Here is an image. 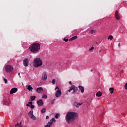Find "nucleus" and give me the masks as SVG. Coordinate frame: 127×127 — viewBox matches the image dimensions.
Masks as SVG:
<instances>
[{
	"label": "nucleus",
	"instance_id": "e433bc0d",
	"mask_svg": "<svg viewBox=\"0 0 127 127\" xmlns=\"http://www.w3.org/2000/svg\"><path fill=\"white\" fill-rule=\"evenodd\" d=\"M28 104L31 105H31H32L33 103L32 101H30V102H28Z\"/></svg>",
	"mask_w": 127,
	"mask_h": 127
},
{
	"label": "nucleus",
	"instance_id": "0eeeda50",
	"mask_svg": "<svg viewBox=\"0 0 127 127\" xmlns=\"http://www.w3.org/2000/svg\"><path fill=\"white\" fill-rule=\"evenodd\" d=\"M62 95V93L61 92V90L59 89L58 90L55 94V96L56 97V98H59V97H60V96Z\"/></svg>",
	"mask_w": 127,
	"mask_h": 127
},
{
	"label": "nucleus",
	"instance_id": "f03ea898",
	"mask_svg": "<svg viewBox=\"0 0 127 127\" xmlns=\"http://www.w3.org/2000/svg\"><path fill=\"white\" fill-rule=\"evenodd\" d=\"M29 49L32 53H38L40 51V44L37 43H34L29 47Z\"/></svg>",
	"mask_w": 127,
	"mask_h": 127
},
{
	"label": "nucleus",
	"instance_id": "c756f323",
	"mask_svg": "<svg viewBox=\"0 0 127 127\" xmlns=\"http://www.w3.org/2000/svg\"><path fill=\"white\" fill-rule=\"evenodd\" d=\"M93 49H95L94 46H93L91 48L89 49V51H92V50H93Z\"/></svg>",
	"mask_w": 127,
	"mask_h": 127
},
{
	"label": "nucleus",
	"instance_id": "b1692460",
	"mask_svg": "<svg viewBox=\"0 0 127 127\" xmlns=\"http://www.w3.org/2000/svg\"><path fill=\"white\" fill-rule=\"evenodd\" d=\"M45 112H46V109H45V108H43L41 110V113L42 114H44V113H45Z\"/></svg>",
	"mask_w": 127,
	"mask_h": 127
},
{
	"label": "nucleus",
	"instance_id": "cd10ccee",
	"mask_svg": "<svg viewBox=\"0 0 127 127\" xmlns=\"http://www.w3.org/2000/svg\"><path fill=\"white\" fill-rule=\"evenodd\" d=\"M42 98H44V99H47V95H46L45 94H44L42 96Z\"/></svg>",
	"mask_w": 127,
	"mask_h": 127
},
{
	"label": "nucleus",
	"instance_id": "c85d7f7f",
	"mask_svg": "<svg viewBox=\"0 0 127 127\" xmlns=\"http://www.w3.org/2000/svg\"><path fill=\"white\" fill-rule=\"evenodd\" d=\"M56 119H58L59 118V114L57 113L55 115Z\"/></svg>",
	"mask_w": 127,
	"mask_h": 127
},
{
	"label": "nucleus",
	"instance_id": "4c0bfd02",
	"mask_svg": "<svg viewBox=\"0 0 127 127\" xmlns=\"http://www.w3.org/2000/svg\"><path fill=\"white\" fill-rule=\"evenodd\" d=\"M18 75L19 76L20 78H21V76H20V73L18 72Z\"/></svg>",
	"mask_w": 127,
	"mask_h": 127
},
{
	"label": "nucleus",
	"instance_id": "58836bf2",
	"mask_svg": "<svg viewBox=\"0 0 127 127\" xmlns=\"http://www.w3.org/2000/svg\"><path fill=\"white\" fill-rule=\"evenodd\" d=\"M27 107H30L31 105H29V104H26Z\"/></svg>",
	"mask_w": 127,
	"mask_h": 127
},
{
	"label": "nucleus",
	"instance_id": "a18cd8bd",
	"mask_svg": "<svg viewBox=\"0 0 127 127\" xmlns=\"http://www.w3.org/2000/svg\"><path fill=\"white\" fill-rule=\"evenodd\" d=\"M22 85H23V83L22 82Z\"/></svg>",
	"mask_w": 127,
	"mask_h": 127
},
{
	"label": "nucleus",
	"instance_id": "2f4dec72",
	"mask_svg": "<svg viewBox=\"0 0 127 127\" xmlns=\"http://www.w3.org/2000/svg\"><path fill=\"white\" fill-rule=\"evenodd\" d=\"M69 39H64V41H65V42H67V41H68Z\"/></svg>",
	"mask_w": 127,
	"mask_h": 127
},
{
	"label": "nucleus",
	"instance_id": "49530a36",
	"mask_svg": "<svg viewBox=\"0 0 127 127\" xmlns=\"http://www.w3.org/2000/svg\"><path fill=\"white\" fill-rule=\"evenodd\" d=\"M99 52H101V50L99 51Z\"/></svg>",
	"mask_w": 127,
	"mask_h": 127
},
{
	"label": "nucleus",
	"instance_id": "7c9ffc66",
	"mask_svg": "<svg viewBox=\"0 0 127 127\" xmlns=\"http://www.w3.org/2000/svg\"><path fill=\"white\" fill-rule=\"evenodd\" d=\"M45 127H51V125L48 124V123L47 125L45 126Z\"/></svg>",
	"mask_w": 127,
	"mask_h": 127
},
{
	"label": "nucleus",
	"instance_id": "aec40b11",
	"mask_svg": "<svg viewBox=\"0 0 127 127\" xmlns=\"http://www.w3.org/2000/svg\"><path fill=\"white\" fill-rule=\"evenodd\" d=\"M35 99H36V96H31L30 97V100L31 101H34V100H35Z\"/></svg>",
	"mask_w": 127,
	"mask_h": 127
},
{
	"label": "nucleus",
	"instance_id": "473e14b6",
	"mask_svg": "<svg viewBox=\"0 0 127 127\" xmlns=\"http://www.w3.org/2000/svg\"><path fill=\"white\" fill-rule=\"evenodd\" d=\"M4 81L5 84H6V83H7V79H6V78H4Z\"/></svg>",
	"mask_w": 127,
	"mask_h": 127
},
{
	"label": "nucleus",
	"instance_id": "9b49d317",
	"mask_svg": "<svg viewBox=\"0 0 127 127\" xmlns=\"http://www.w3.org/2000/svg\"><path fill=\"white\" fill-rule=\"evenodd\" d=\"M23 65L25 67L28 66V59H25L23 61Z\"/></svg>",
	"mask_w": 127,
	"mask_h": 127
},
{
	"label": "nucleus",
	"instance_id": "7ed1b4c3",
	"mask_svg": "<svg viewBox=\"0 0 127 127\" xmlns=\"http://www.w3.org/2000/svg\"><path fill=\"white\" fill-rule=\"evenodd\" d=\"M42 64H43V63L40 58H37L34 60L33 65L35 68L42 66Z\"/></svg>",
	"mask_w": 127,
	"mask_h": 127
},
{
	"label": "nucleus",
	"instance_id": "ea45409f",
	"mask_svg": "<svg viewBox=\"0 0 127 127\" xmlns=\"http://www.w3.org/2000/svg\"><path fill=\"white\" fill-rule=\"evenodd\" d=\"M48 119H49V116H46V120H48Z\"/></svg>",
	"mask_w": 127,
	"mask_h": 127
},
{
	"label": "nucleus",
	"instance_id": "2eb2a0df",
	"mask_svg": "<svg viewBox=\"0 0 127 127\" xmlns=\"http://www.w3.org/2000/svg\"><path fill=\"white\" fill-rule=\"evenodd\" d=\"M54 122H56V120H55V119L52 118L49 122L48 123V125H50V126H51L52 124H53Z\"/></svg>",
	"mask_w": 127,
	"mask_h": 127
},
{
	"label": "nucleus",
	"instance_id": "4be33fe9",
	"mask_svg": "<svg viewBox=\"0 0 127 127\" xmlns=\"http://www.w3.org/2000/svg\"><path fill=\"white\" fill-rule=\"evenodd\" d=\"M109 91H110L111 94H113V93H114V88H110Z\"/></svg>",
	"mask_w": 127,
	"mask_h": 127
},
{
	"label": "nucleus",
	"instance_id": "393cba45",
	"mask_svg": "<svg viewBox=\"0 0 127 127\" xmlns=\"http://www.w3.org/2000/svg\"><path fill=\"white\" fill-rule=\"evenodd\" d=\"M56 82V79L55 78H54L52 81L53 85H54Z\"/></svg>",
	"mask_w": 127,
	"mask_h": 127
},
{
	"label": "nucleus",
	"instance_id": "bb28decb",
	"mask_svg": "<svg viewBox=\"0 0 127 127\" xmlns=\"http://www.w3.org/2000/svg\"><path fill=\"white\" fill-rule=\"evenodd\" d=\"M82 104H83L82 103H78L76 105V108H79V107H80V106H82Z\"/></svg>",
	"mask_w": 127,
	"mask_h": 127
},
{
	"label": "nucleus",
	"instance_id": "ddd939ff",
	"mask_svg": "<svg viewBox=\"0 0 127 127\" xmlns=\"http://www.w3.org/2000/svg\"><path fill=\"white\" fill-rule=\"evenodd\" d=\"M115 17L118 20L120 19V15H119V11L118 10L115 11Z\"/></svg>",
	"mask_w": 127,
	"mask_h": 127
},
{
	"label": "nucleus",
	"instance_id": "a211bd4d",
	"mask_svg": "<svg viewBox=\"0 0 127 127\" xmlns=\"http://www.w3.org/2000/svg\"><path fill=\"white\" fill-rule=\"evenodd\" d=\"M102 95H103V93H102V92L98 91L96 94V96L97 97H102Z\"/></svg>",
	"mask_w": 127,
	"mask_h": 127
},
{
	"label": "nucleus",
	"instance_id": "79ce46f5",
	"mask_svg": "<svg viewBox=\"0 0 127 127\" xmlns=\"http://www.w3.org/2000/svg\"><path fill=\"white\" fill-rule=\"evenodd\" d=\"M120 73H124V70H121V71H120Z\"/></svg>",
	"mask_w": 127,
	"mask_h": 127
},
{
	"label": "nucleus",
	"instance_id": "20e7f679",
	"mask_svg": "<svg viewBox=\"0 0 127 127\" xmlns=\"http://www.w3.org/2000/svg\"><path fill=\"white\" fill-rule=\"evenodd\" d=\"M4 70L7 73L12 72L13 67L10 65H6L4 67Z\"/></svg>",
	"mask_w": 127,
	"mask_h": 127
},
{
	"label": "nucleus",
	"instance_id": "f8f14e48",
	"mask_svg": "<svg viewBox=\"0 0 127 127\" xmlns=\"http://www.w3.org/2000/svg\"><path fill=\"white\" fill-rule=\"evenodd\" d=\"M38 106H43V100L42 99H40L37 102Z\"/></svg>",
	"mask_w": 127,
	"mask_h": 127
},
{
	"label": "nucleus",
	"instance_id": "dca6fc26",
	"mask_svg": "<svg viewBox=\"0 0 127 127\" xmlns=\"http://www.w3.org/2000/svg\"><path fill=\"white\" fill-rule=\"evenodd\" d=\"M78 88L80 91H81V93H84V92H85V89L84 88V87H83L82 86H79Z\"/></svg>",
	"mask_w": 127,
	"mask_h": 127
},
{
	"label": "nucleus",
	"instance_id": "4468645a",
	"mask_svg": "<svg viewBox=\"0 0 127 127\" xmlns=\"http://www.w3.org/2000/svg\"><path fill=\"white\" fill-rule=\"evenodd\" d=\"M37 93H42L43 92V88L42 87H39L36 89Z\"/></svg>",
	"mask_w": 127,
	"mask_h": 127
},
{
	"label": "nucleus",
	"instance_id": "a878e982",
	"mask_svg": "<svg viewBox=\"0 0 127 127\" xmlns=\"http://www.w3.org/2000/svg\"><path fill=\"white\" fill-rule=\"evenodd\" d=\"M113 38H114V37H113V36L110 35L108 37V39H110V40H112Z\"/></svg>",
	"mask_w": 127,
	"mask_h": 127
},
{
	"label": "nucleus",
	"instance_id": "c9c22d12",
	"mask_svg": "<svg viewBox=\"0 0 127 127\" xmlns=\"http://www.w3.org/2000/svg\"><path fill=\"white\" fill-rule=\"evenodd\" d=\"M55 90H60V89H59V87L58 86H57L55 89Z\"/></svg>",
	"mask_w": 127,
	"mask_h": 127
},
{
	"label": "nucleus",
	"instance_id": "423d86ee",
	"mask_svg": "<svg viewBox=\"0 0 127 127\" xmlns=\"http://www.w3.org/2000/svg\"><path fill=\"white\" fill-rule=\"evenodd\" d=\"M29 116L32 120H33L34 121H36L37 118L34 115H33V111H31L28 113Z\"/></svg>",
	"mask_w": 127,
	"mask_h": 127
},
{
	"label": "nucleus",
	"instance_id": "72a5a7b5",
	"mask_svg": "<svg viewBox=\"0 0 127 127\" xmlns=\"http://www.w3.org/2000/svg\"><path fill=\"white\" fill-rule=\"evenodd\" d=\"M35 107L34 106V105H33L32 104L30 106L31 109H34Z\"/></svg>",
	"mask_w": 127,
	"mask_h": 127
},
{
	"label": "nucleus",
	"instance_id": "37998d69",
	"mask_svg": "<svg viewBox=\"0 0 127 127\" xmlns=\"http://www.w3.org/2000/svg\"><path fill=\"white\" fill-rule=\"evenodd\" d=\"M90 71L91 72H93V69H91Z\"/></svg>",
	"mask_w": 127,
	"mask_h": 127
},
{
	"label": "nucleus",
	"instance_id": "39448f33",
	"mask_svg": "<svg viewBox=\"0 0 127 127\" xmlns=\"http://www.w3.org/2000/svg\"><path fill=\"white\" fill-rule=\"evenodd\" d=\"M71 91H73L71 94H75L78 91V87L75 86L74 85H71L70 88L68 90V92H71Z\"/></svg>",
	"mask_w": 127,
	"mask_h": 127
},
{
	"label": "nucleus",
	"instance_id": "f3484780",
	"mask_svg": "<svg viewBox=\"0 0 127 127\" xmlns=\"http://www.w3.org/2000/svg\"><path fill=\"white\" fill-rule=\"evenodd\" d=\"M26 87L27 90H29V91H32L33 90V88L32 87H31V85H27Z\"/></svg>",
	"mask_w": 127,
	"mask_h": 127
},
{
	"label": "nucleus",
	"instance_id": "5701e85b",
	"mask_svg": "<svg viewBox=\"0 0 127 127\" xmlns=\"http://www.w3.org/2000/svg\"><path fill=\"white\" fill-rule=\"evenodd\" d=\"M95 32H96V30H91L89 32V33H91V34H93V33H95Z\"/></svg>",
	"mask_w": 127,
	"mask_h": 127
},
{
	"label": "nucleus",
	"instance_id": "6e6552de",
	"mask_svg": "<svg viewBox=\"0 0 127 127\" xmlns=\"http://www.w3.org/2000/svg\"><path fill=\"white\" fill-rule=\"evenodd\" d=\"M42 79L43 80V81H45V80H47V74L46 71H44L43 73V76L42 77Z\"/></svg>",
	"mask_w": 127,
	"mask_h": 127
},
{
	"label": "nucleus",
	"instance_id": "412c9836",
	"mask_svg": "<svg viewBox=\"0 0 127 127\" xmlns=\"http://www.w3.org/2000/svg\"><path fill=\"white\" fill-rule=\"evenodd\" d=\"M15 127H21V122H20V123H17V124L15 126Z\"/></svg>",
	"mask_w": 127,
	"mask_h": 127
},
{
	"label": "nucleus",
	"instance_id": "c03bdc74",
	"mask_svg": "<svg viewBox=\"0 0 127 127\" xmlns=\"http://www.w3.org/2000/svg\"><path fill=\"white\" fill-rule=\"evenodd\" d=\"M120 44L119 43V47H120Z\"/></svg>",
	"mask_w": 127,
	"mask_h": 127
},
{
	"label": "nucleus",
	"instance_id": "6ab92c4d",
	"mask_svg": "<svg viewBox=\"0 0 127 127\" xmlns=\"http://www.w3.org/2000/svg\"><path fill=\"white\" fill-rule=\"evenodd\" d=\"M77 38H78V36H75L71 38L70 39H69V41H73V40H75V39H77Z\"/></svg>",
	"mask_w": 127,
	"mask_h": 127
},
{
	"label": "nucleus",
	"instance_id": "f257e3e1",
	"mask_svg": "<svg viewBox=\"0 0 127 127\" xmlns=\"http://www.w3.org/2000/svg\"><path fill=\"white\" fill-rule=\"evenodd\" d=\"M77 118H78V114L73 112H69L65 115V121L67 124H73Z\"/></svg>",
	"mask_w": 127,
	"mask_h": 127
},
{
	"label": "nucleus",
	"instance_id": "a19ab883",
	"mask_svg": "<svg viewBox=\"0 0 127 127\" xmlns=\"http://www.w3.org/2000/svg\"><path fill=\"white\" fill-rule=\"evenodd\" d=\"M69 85H72V82L71 81H69Z\"/></svg>",
	"mask_w": 127,
	"mask_h": 127
},
{
	"label": "nucleus",
	"instance_id": "f704fd0d",
	"mask_svg": "<svg viewBox=\"0 0 127 127\" xmlns=\"http://www.w3.org/2000/svg\"><path fill=\"white\" fill-rule=\"evenodd\" d=\"M125 88L126 90H127V82L125 85Z\"/></svg>",
	"mask_w": 127,
	"mask_h": 127
},
{
	"label": "nucleus",
	"instance_id": "1a4fd4ad",
	"mask_svg": "<svg viewBox=\"0 0 127 127\" xmlns=\"http://www.w3.org/2000/svg\"><path fill=\"white\" fill-rule=\"evenodd\" d=\"M3 103L4 105H6L7 106H8L9 105V100H8L7 98L5 97H3Z\"/></svg>",
	"mask_w": 127,
	"mask_h": 127
},
{
	"label": "nucleus",
	"instance_id": "9d476101",
	"mask_svg": "<svg viewBox=\"0 0 127 127\" xmlns=\"http://www.w3.org/2000/svg\"><path fill=\"white\" fill-rule=\"evenodd\" d=\"M18 90L17 88H13L10 91V94H14L17 92Z\"/></svg>",
	"mask_w": 127,
	"mask_h": 127
}]
</instances>
